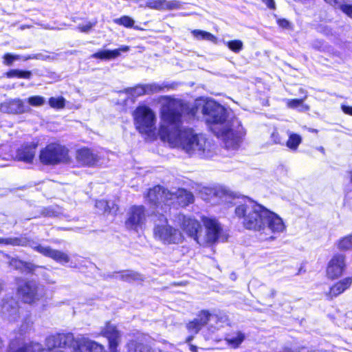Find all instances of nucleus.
Masks as SVG:
<instances>
[{"mask_svg": "<svg viewBox=\"0 0 352 352\" xmlns=\"http://www.w3.org/2000/svg\"><path fill=\"white\" fill-rule=\"evenodd\" d=\"M179 111L166 110L162 117L159 135L162 141L180 146L190 156L203 154L206 150V139L189 127H183Z\"/></svg>", "mask_w": 352, "mask_h": 352, "instance_id": "f257e3e1", "label": "nucleus"}, {"mask_svg": "<svg viewBox=\"0 0 352 352\" xmlns=\"http://www.w3.org/2000/svg\"><path fill=\"white\" fill-rule=\"evenodd\" d=\"M234 214L246 230L261 231L268 227L274 233L285 230L283 219L276 213L252 199H244L237 204Z\"/></svg>", "mask_w": 352, "mask_h": 352, "instance_id": "f03ea898", "label": "nucleus"}, {"mask_svg": "<svg viewBox=\"0 0 352 352\" xmlns=\"http://www.w3.org/2000/svg\"><path fill=\"white\" fill-rule=\"evenodd\" d=\"M175 194L162 185L156 184L147 189L144 197L147 204L153 208L152 215L155 212L170 214V204L167 202L173 199Z\"/></svg>", "mask_w": 352, "mask_h": 352, "instance_id": "7ed1b4c3", "label": "nucleus"}, {"mask_svg": "<svg viewBox=\"0 0 352 352\" xmlns=\"http://www.w3.org/2000/svg\"><path fill=\"white\" fill-rule=\"evenodd\" d=\"M167 214L154 212L155 221L163 223L164 224H156L153 227V236L155 239L161 241L163 243L179 244L184 241V236L182 232L176 228L168 224Z\"/></svg>", "mask_w": 352, "mask_h": 352, "instance_id": "20e7f679", "label": "nucleus"}, {"mask_svg": "<svg viewBox=\"0 0 352 352\" xmlns=\"http://www.w3.org/2000/svg\"><path fill=\"white\" fill-rule=\"evenodd\" d=\"M38 159L45 166L67 163L70 161L69 151L65 146L58 142H50L40 150Z\"/></svg>", "mask_w": 352, "mask_h": 352, "instance_id": "39448f33", "label": "nucleus"}, {"mask_svg": "<svg viewBox=\"0 0 352 352\" xmlns=\"http://www.w3.org/2000/svg\"><path fill=\"white\" fill-rule=\"evenodd\" d=\"M135 128L142 134L151 136L156 131L155 115L152 109L146 105L138 106L133 113Z\"/></svg>", "mask_w": 352, "mask_h": 352, "instance_id": "423d86ee", "label": "nucleus"}, {"mask_svg": "<svg viewBox=\"0 0 352 352\" xmlns=\"http://www.w3.org/2000/svg\"><path fill=\"white\" fill-rule=\"evenodd\" d=\"M202 113L206 123L212 131L214 125H222L227 120L226 109L214 100L207 101L203 105Z\"/></svg>", "mask_w": 352, "mask_h": 352, "instance_id": "0eeeda50", "label": "nucleus"}, {"mask_svg": "<svg viewBox=\"0 0 352 352\" xmlns=\"http://www.w3.org/2000/svg\"><path fill=\"white\" fill-rule=\"evenodd\" d=\"M37 283L33 280H24L16 287V295L24 304L34 305L40 301L45 296Z\"/></svg>", "mask_w": 352, "mask_h": 352, "instance_id": "6e6552de", "label": "nucleus"}, {"mask_svg": "<svg viewBox=\"0 0 352 352\" xmlns=\"http://www.w3.org/2000/svg\"><path fill=\"white\" fill-rule=\"evenodd\" d=\"M201 220L206 228V241L210 244H215L219 240L226 241L228 235L225 234L219 221L214 217L202 216Z\"/></svg>", "mask_w": 352, "mask_h": 352, "instance_id": "1a4fd4ad", "label": "nucleus"}, {"mask_svg": "<svg viewBox=\"0 0 352 352\" xmlns=\"http://www.w3.org/2000/svg\"><path fill=\"white\" fill-rule=\"evenodd\" d=\"M146 222V208L143 205H133L127 212L124 225L129 230L138 232Z\"/></svg>", "mask_w": 352, "mask_h": 352, "instance_id": "9d476101", "label": "nucleus"}, {"mask_svg": "<svg viewBox=\"0 0 352 352\" xmlns=\"http://www.w3.org/2000/svg\"><path fill=\"white\" fill-rule=\"evenodd\" d=\"M346 270V256L342 253L334 254L328 261L325 273L331 280L340 278Z\"/></svg>", "mask_w": 352, "mask_h": 352, "instance_id": "9b49d317", "label": "nucleus"}, {"mask_svg": "<svg viewBox=\"0 0 352 352\" xmlns=\"http://www.w3.org/2000/svg\"><path fill=\"white\" fill-rule=\"evenodd\" d=\"M166 98L168 100V102L164 105L160 111V118L162 121V117L166 110L175 109L180 112L182 116V120H183V114L186 113L191 117H195L198 113V107L195 104L191 105L188 103L182 102L181 101L176 100L175 99L171 98L169 96H166Z\"/></svg>", "mask_w": 352, "mask_h": 352, "instance_id": "f8f14e48", "label": "nucleus"}, {"mask_svg": "<svg viewBox=\"0 0 352 352\" xmlns=\"http://www.w3.org/2000/svg\"><path fill=\"white\" fill-rule=\"evenodd\" d=\"M76 339L72 333H58L50 336L46 340L49 349L72 347L76 344Z\"/></svg>", "mask_w": 352, "mask_h": 352, "instance_id": "ddd939ff", "label": "nucleus"}, {"mask_svg": "<svg viewBox=\"0 0 352 352\" xmlns=\"http://www.w3.org/2000/svg\"><path fill=\"white\" fill-rule=\"evenodd\" d=\"M38 141L25 142L21 145L15 153V160L27 164H32L34 160Z\"/></svg>", "mask_w": 352, "mask_h": 352, "instance_id": "4468645a", "label": "nucleus"}, {"mask_svg": "<svg viewBox=\"0 0 352 352\" xmlns=\"http://www.w3.org/2000/svg\"><path fill=\"white\" fill-rule=\"evenodd\" d=\"M75 157L82 166L94 167L98 164L100 157L93 149L83 146L76 150Z\"/></svg>", "mask_w": 352, "mask_h": 352, "instance_id": "2eb2a0df", "label": "nucleus"}, {"mask_svg": "<svg viewBox=\"0 0 352 352\" xmlns=\"http://www.w3.org/2000/svg\"><path fill=\"white\" fill-rule=\"evenodd\" d=\"M180 227L189 237L192 238L196 242H199L198 234L201 230V225L197 219L183 215Z\"/></svg>", "mask_w": 352, "mask_h": 352, "instance_id": "dca6fc26", "label": "nucleus"}, {"mask_svg": "<svg viewBox=\"0 0 352 352\" xmlns=\"http://www.w3.org/2000/svg\"><path fill=\"white\" fill-rule=\"evenodd\" d=\"M352 285V277L346 276L335 282L325 292V297L327 300L331 301L345 291L349 289Z\"/></svg>", "mask_w": 352, "mask_h": 352, "instance_id": "f3484780", "label": "nucleus"}, {"mask_svg": "<svg viewBox=\"0 0 352 352\" xmlns=\"http://www.w3.org/2000/svg\"><path fill=\"white\" fill-rule=\"evenodd\" d=\"M73 352H104V346L96 341L81 338L76 339Z\"/></svg>", "mask_w": 352, "mask_h": 352, "instance_id": "a211bd4d", "label": "nucleus"}, {"mask_svg": "<svg viewBox=\"0 0 352 352\" xmlns=\"http://www.w3.org/2000/svg\"><path fill=\"white\" fill-rule=\"evenodd\" d=\"M33 249L42 255L49 257L58 263H67L70 261V257L67 254L58 250L52 249L49 246L44 247L38 244L34 246Z\"/></svg>", "mask_w": 352, "mask_h": 352, "instance_id": "6ab92c4d", "label": "nucleus"}, {"mask_svg": "<svg viewBox=\"0 0 352 352\" xmlns=\"http://www.w3.org/2000/svg\"><path fill=\"white\" fill-rule=\"evenodd\" d=\"M145 6L151 10H173L179 9L182 6L181 2L177 0H148L145 3Z\"/></svg>", "mask_w": 352, "mask_h": 352, "instance_id": "aec40b11", "label": "nucleus"}, {"mask_svg": "<svg viewBox=\"0 0 352 352\" xmlns=\"http://www.w3.org/2000/svg\"><path fill=\"white\" fill-rule=\"evenodd\" d=\"M2 107L5 113L14 115L23 114L30 111L20 98L11 99L3 104Z\"/></svg>", "mask_w": 352, "mask_h": 352, "instance_id": "412c9836", "label": "nucleus"}, {"mask_svg": "<svg viewBox=\"0 0 352 352\" xmlns=\"http://www.w3.org/2000/svg\"><path fill=\"white\" fill-rule=\"evenodd\" d=\"M129 50V46L121 45L114 50H99L91 55V58L102 60H109L117 58L121 55V52H126Z\"/></svg>", "mask_w": 352, "mask_h": 352, "instance_id": "4be33fe9", "label": "nucleus"}, {"mask_svg": "<svg viewBox=\"0 0 352 352\" xmlns=\"http://www.w3.org/2000/svg\"><path fill=\"white\" fill-rule=\"evenodd\" d=\"M127 352H155L149 344L139 339H132L126 344Z\"/></svg>", "mask_w": 352, "mask_h": 352, "instance_id": "5701e85b", "label": "nucleus"}, {"mask_svg": "<svg viewBox=\"0 0 352 352\" xmlns=\"http://www.w3.org/2000/svg\"><path fill=\"white\" fill-rule=\"evenodd\" d=\"M138 87L141 89L139 95L153 94L165 89H170L173 88L170 84L159 85L156 83L140 85Z\"/></svg>", "mask_w": 352, "mask_h": 352, "instance_id": "b1692460", "label": "nucleus"}, {"mask_svg": "<svg viewBox=\"0 0 352 352\" xmlns=\"http://www.w3.org/2000/svg\"><path fill=\"white\" fill-rule=\"evenodd\" d=\"M32 240L26 237L25 235H20L16 237L3 238L0 237V244L12 246H27L30 243Z\"/></svg>", "mask_w": 352, "mask_h": 352, "instance_id": "393cba45", "label": "nucleus"}, {"mask_svg": "<svg viewBox=\"0 0 352 352\" xmlns=\"http://www.w3.org/2000/svg\"><path fill=\"white\" fill-rule=\"evenodd\" d=\"M176 198L178 204L182 207H186L192 204L195 200L193 194L184 188L178 190Z\"/></svg>", "mask_w": 352, "mask_h": 352, "instance_id": "a878e982", "label": "nucleus"}, {"mask_svg": "<svg viewBox=\"0 0 352 352\" xmlns=\"http://www.w3.org/2000/svg\"><path fill=\"white\" fill-rule=\"evenodd\" d=\"M121 280L131 283L135 281H144V278L142 274L132 270H121L118 272Z\"/></svg>", "mask_w": 352, "mask_h": 352, "instance_id": "bb28decb", "label": "nucleus"}, {"mask_svg": "<svg viewBox=\"0 0 352 352\" xmlns=\"http://www.w3.org/2000/svg\"><path fill=\"white\" fill-rule=\"evenodd\" d=\"M32 75V74L31 71L20 70L17 69H10L6 73V76L8 78H16L23 79H30Z\"/></svg>", "mask_w": 352, "mask_h": 352, "instance_id": "cd10ccee", "label": "nucleus"}, {"mask_svg": "<svg viewBox=\"0 0 352 352\" xmlns=\"http://www.w3.org/2000/svg\"><path fill=\"white\" fill-rule=\"evenodd\" d=\"M339 250L346 252L352 250V232L340 238L336 243Z\"/></svg>", "mask_w": 352, "mask_h": 352, "instance_id": "c85d7f7f", "label": "nucleus"}, {"mask_svg": "<svg viewBox=\"0 0 352 352\" xmlns=\"http://www.w3.org/2000/svg\"><path fill=\"white\" fill-rule=\"evenodd\" d=\"M191 34L197 40H206L212 42L217 41V37L214 34L205 30L195 29L191 31Z\"/></svg>", "mask_w": 352, "mask_h": 352, "instance_id": "c756f323", "label": "nucleus"}, {"mask_svg": "<svg viewBox=\"0 0 352 352\" xmlns=\"http://www.w3.org/2000/svg\"><path fill=\"white\" fill-rule=\"evenodd\" d=\"M302 142L301 136L295 133H291L289 135L288 140L286 142V146L292 151H297L299 145Z\"/></svg>", "mask_w": 352, "mask_h": 352, "instance_id": "7c9ffc66", "label": "nucleus"}, {"mask_svg": "<svg viewBox=\"0 0 352 352\" xmlns=\"http://www.w3.org/2000/svg\"><path fill=\"white\" fill-rule=\"evenodd\" d=\"M244 340L245 336L241 331L237 332L235 337L225 338V341L227 345L234 349L239 348Z\"/></svg>", "mask_w": 352, "mask_h": 352, "instance_id": "2f4dec72", "label": "nucleus"}, {"mask_svg": "<svg viewBox=\"0 0 352 352\" xmlns=\"http://www.w3.org/2000/svg\"><path fill=\"white\" fill-rule=\"evenodd\" d=\"M303 102L304 98L288 99L286 102V105L289 109H296L298 107H301V111H309V106L303 104Z\"/></svg>", "mask_w": 352, "mask_h": 352, "instance_id": "473e14b6", "label": "nucleus"}, {"mask_svg": "<svg viewBox=\"0 0 352 352\" xmlns=\"http://www.w3.org/2000/svg\"><path fill=\"white\" fill-rule=\"evenodd\" d=\"M49 105L55 109H62L65 108L66 100L63 96L50 97L48 99Z\"/></svg>", "mask_w": 352, "mask_h": 352, "instance_id": "72a5a7b5", "label": "nucleus"}, {"mask_svg": "<svg viewBox=\"0 0 352 352\" xmlns=\"http://www.w3.org/2000/svg\"><path fill=\"white\" fill-rule=\"evenodd\" d=\"M113 22L119 25L126 28H131L134 26L135 21L133 19L127 15H124L120 18L115 19Z\"/></svg>", "mask_w": 352, "mask_h": 352, "instance_id": "f704fd0d", "label": "nucleus"}, {"mask_svg": "<svg viewBox=\"0 0 352 352\" xmlns=\"http://www.w3.org/2000/svg\"><path fill=\"white\" fill-rule=\"evenodd\" d=\"M212 314L210 313L208 310L202 309L199 311L197 314V318H195L200 324L203 327L208 324V322L210 320Z\"/></svg>", "mask_w": 352, "mask_h": 352, "instance_id": "c9c22d12", "label": "nucleus"}, {"mask_svg": "<svg viewBox=\"0 0 352 352\" xmlns=\"http://www.w3.org/2000/svg\"><path fill=\"white\" fill-rule=\"evenodd\" d=\"M227 46L233 52L239 53L243 49V42L238 39L231 40L227 43Z\"/></svg>", "mask_w": 352, "mask_h": 352, "instance_id": "e433bc0d", "label": "nucleus"}, {"mask_svg": "<svg viewBox=\"0 0 352 352\" xmlns=\"http://www.w3.org/2000/svg\"><path fill=\"white\" fill-rule=\"evenodd\" d=\"M41 214L45 217H57L59 216L60 212L54 207L48 206L43 208Z\"/></svg>", "mask_w": 352, "mask_h": 352, "instance_id": "4c0bfd02", "label": "nucleus"}, {"mask_svg": "<svg viewBox=\"0 0 352 352\" xmlns=\"http://www.w3.org/2000/svg\"><path fill=\"white\" fill-rule=\"evenodd\" d=\"M27 102L32 107H41L44 104L45 99L41 96H32L27 99Z\"/></svg>", "mask_w": 352, "mask_h": 352, "instance_id": "58836bf2", "label": "nucleus"}, {"mask_svg": "<svg viewBox=\"0 0 352 352\" xmlns=\"http://www.w3.org/2000/svg\"><path fill=\"white\" fill-rule=\"evenodd\" d=\"M187 329L195 334H197L201 329L202 326L200 323L195 318L192 320L190 321L186 324Z\"/></svg>", "mask_w": 352, "mask_h": 352, "instance_id": "ea45409f", "label": "nucleus"}, {"mask_svg": "<svg viewBox=\"0 0 352 352\" xmlns=\"http://www.w3.org/2000/svg\"><path fill=\"white\" fill-rule=\"evenodd\" d=\"M19 58V55H14L11 53H6L3 56V63L5 65L10 66L13 62Z\"/></svg>", "mask_w": 352, "mask_h": 352, "instance_id": "a19ab883", "label": "nucleus"}, {"mask_svg": "<svg viewBox=\"0 0 352 352\" xmlns=\"http://www.w3.org/2000/svg\"><path fill=\"white\" fill-rule=\"evenodd\" d=\"M276 23L278 25V27L285 30H289L292 28L290 22L287 19L285 18L277 19Z\"/></svg>", "mask_w": 352, "mask_h": 352, "instance_id": "79ce46f5", "label": "nucleus"}, {"mask_svg": "<svg viewBox=\"0 0 352 352\" xmlns=\"http://www.w3.org/2000/svg\"><path fill=\"white\" fill-rule=\"evenodd\" d=\"M339 8L346 15L352 19V4L341 3Z\"/></svg>", "mask_w": 352, "mask_h": 352, "instance_id": "37998d69", "label": "nucleus"}, {"mask_svg": "<svg viewBox=\"0 0 352 352\" xmlns=\"http://www.w3.org/2000/svg\"><path fill=\"white\" fill-rule=\"evenodd\" d=\"M272 141L275 144H282L283 140L280 138L278 132L277 131H274L271 134Z\"/></svg>", "mask_w": 352, "mask_h": 352, "instance_id": "c03bdc74", "label": "nucleus"}, {"mask_svg": "<svg viewBox=\"0 0 352 352\" xmlns=\"http://www.w3.org/2000/svg\"><path fill=\"white\" fill-rule=\"evenodd\" d=\"M325 3L334 8H339L343 0H324Z\"/></svg>", "mask_w": 352, "mask_h": 352, "instance_id": "a18cd8bd", "label": "nucleus"}, {"mask_svg": "<svg viewBox=\"0 0 352 352\" xmlns=\"http://www.w3.org/2000/svg\"><path fill=\"white\" fill-rule=\"evenodd\" d=\"M261 1L270 10H275L276 9V3H275L274 0H261Z\"/></svg>", "mask_w": 352, "mask_h": 352, "instance_id": "49530a36", "label": "nucleus"}, {"mask_svg": "<svg viewBox=\"0 0 352 352\" xmlns=\"http://www.w3.org/2000/svg\"><path fill=\"white\" fill-rule=\"evenodd\" d=\"M341 109L345 114L352 116V106L343 104L341 106Z\"/></svg>", "mask_w": 352, "mask_h": 352, "instance_id": "de8ad7c7", "label": "nucleus"}, {"mask_svg": "<svg viewBox=\"0 0 352 352\" xmlns=\"http://www.w3.org/2000/svg\"><path fill=\"white\" fill-rule=\"evenodd\" d=\"M20 263L22 264V265L25 268L27 269L29 272H32L35 269V266L32 265L31 263H28V262H25V261H20Z\"/></svg>", "mask_w": 352, "mask_h": 352, "instance_id": "09e8293b", "label": "nucleus"}, {"mask_svg": "<svg viewBox=\"0 0 352 352\" xmlns=\"http://www.w3.org/2000/svg\"><path fill=\"white\" fill-rule=\"evenodd\" d=\"M13 352H30V347L28 345L24 344V345L17 348Z\"/></svg>", "mask_w": 352, "mask_h": 352, "instance_id": "8fccbe9b", "label": "nucleus"}, {"mask_svg": "<svg viewBox=\"0 0 352 352\" xmlns=\"http://www.w3.org/2000/svg\"><path fill=\"white\" fill-rule=\"evenodd\" d=\"M90 28H91V25H89V26H88V27H82V28H81V30H82V31L85 32V31H87V30H89Z\"/></svg>", "mask_w": 352, "mask_h": 352, "instance_id": "3c124183", "label": "nucleus"}, {"mask_svg": "<svg viewBox=\"0 0 352 352\" xmlns=\"http://www.w3.org/2000/svg\"><path fill=\"white\" fill-rule=\"evenodd\" d=\"M349 174H350V182L352 183V170L350 171Z\"/></svg>", "mask_w": 352, "mask_h": 352, "instance_id": "603ef678", "label": "nucleus"}, {"mask_svg": "<svg viewBox=\"0 0 352 352\" xmlns=\"http://www.w3.org/2000/svg\"><path fill=\"white\" fill-rule=\"evenodd\" d=\"M275 294H276V292L273 291V292H272V296H274L275 295Z\"/></svg>", "mask_w": 352, "mask_h": 352, "instance_id": "864d4df0", "label": "nucleus"}, {"mask_svg": "<svg viewBox=\"0 0 352 352\" xmlns=\"http://www.w3.org/2000/svg\"><path fill=\"white\" fill-rule=\"evenodd\" d=\"M215 135H216L217 137H219V132L215 133Z\"/></svg>", "mask_w": 352, "mask_h": 352, "instance_id": "5fc2aeb1", "label": "nucleus"}]
</instances>
